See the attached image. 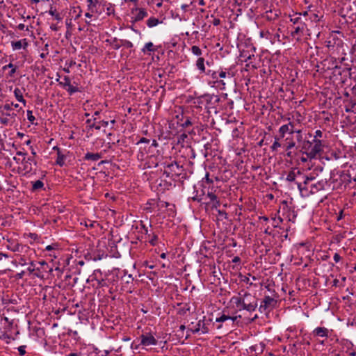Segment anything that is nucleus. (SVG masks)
Wrapping results in <instances>:
<instances>
[{
  "label": "nucleus",
  "instance_id": "nucleus-1",
  "mask_svg": "<svg viewBox=\"0 0 356 356\" xmlns=\"http://www.w3.org/2000/svg\"><path fill=\"white\" fill-rule=\"evenodd\" d=\"M315 180L316 175L314 172H311L303 175L302 182H296V184L302 195H309V194L317 193L325 188L326 181L321 180L315 182Z\"/></svg>",
  "mask_w": 356,
  "mask_h": 356
},
{
  "label": "nucleus",
  "instance_id": "nucleus-2",
  "mask_svg": "<svg viewBox=\"0 0 356 356\" xmlns=\"http://www.w3.org/2000/svg\"><path fill=\"white\" fill-rule=\"evenodd\" d=\"M13 103L7 100L0 106V124L3 126L12 125L15 122L17 113L13 108Z\"/></svg>",
  "mask_w": 356,
  "mask_h": 356
},
{
  "label": "nucleus",
  "instance_id": "nucleus-3",
  "mask_svg": "<svg viewBox=\"0 0 356 356\" xmlns=\"http://www.w3.org/2000/svg\"><path fill=\"white\" fill-rule=\"evenodd\" d=\"M289 17L290 21L293 24V31L291 32V36L296 38V40H299L303 35L306 29L305 22L302 20L301 13H295Z\"/></svg>",
  "mask_w": 356,
  "mask_h": 356
},
{
  "label": "nucleus",
  "instance_id": "nucleus-4",
  "mask_svg": "<svg viewBox=\"0 0 356 356\" xmlns=\"http://www.w3.org/2000/svg\"><path fill=\"white\" fill-rule=\"evenodd\" d=\"M243 298L244 302H243V309H245L248 312H254L257 307V301L254 296L250 293L242 291Z\"/></svg>",
  "mask_w": 356,
  "mask_h": 356
},
{
  "label": "nucleus",
  "instance_id": "nucleus-5",
  "mask_svg": "<svg viewBox=\"0 0 356 356\" xmlns=\"http://www.w3.org/2000/svg\"><path fill=\"white\" fill-rule=\"evenodd\" d=\"M323 151V144L322 140L319 139H314L311 147V150L307 152V158L309 159H316L318 154Z\"/></svg>",
  "mask_w": 356,
  "mask_h": 356
},
{
  "label": "nucleus",
  "instance_id": "nucleus-6",
  "mask_svg": "<svg viewBox=\"0 0 356 356\" xmlns=\"http://www.w3.org/2000/svg\"><path fill=\"white\" fill-rule=\"evenodd\" d=\"M289 122L286 124L282 125L279 129V134L281 138H283L286 133L289 134H294V131L296 129L297 124L299 123V120L298 122L291 121L289 118H287Z\"/></svg>",
  "mask_w": 356,
  "mask_h": 356
},
{
  "label": "nucleus",
  "instance_id": "nucleus-7",
  "mask_svg": "<svg viewBox=\"0 0 356 356\" xmlns=\"http://www.w3.org/2000/svg\"><path fill=\"white\" fill-rule=\"evenodd\" d=\"M7 243H8L6 245L7 248L15 252V254L18 252L29 253V252H30V248L29 246L15 243L11 239H7Z\"/></svg>",
  "mask_w": 356,
  "mask_h": 356
},
{
  "label": "nucleus",
  "instance_id": "nucleus-8",
  "mask_svg": "<svg viewBox=\"0 0 356 356\" xmlns=\"http://www.w3.org/2000/svg\"><path fill=\"white\" fill-rule=\"evenodd\" d=\"M22 164L25 173H30L35 170L37 162L33 156H24L22 161Z\"/></svg>",
  "mask_w": 356,
  "mask_h": 356
},
{
  "label": "nucleus",
  "instance_id": "nucleus-9",
  "mask_svg": "<svg viewBox=\"0 0 356 356\" xmlns=\"http://www.w3.org/2000/svg\"><path fill=\"white\" fill-rule=\"evenodd\" d=\"M276 304L277 300L275 298L269 296H265L264 300L261 301L260 304L259 311L262 312L266 310L272 309L275 307Z\"/></svg>",
  "mask_w": 356,
  "mask_h": 356
},
{
  "label": "nucleus",
  "instance_id": "nucleus-10",
  "mask_svg": "<svg viewBox=\"0 0 356 356\" xmlns=\"http://www.w3.org/2000/svg\"><path fill=\"white\" fill-rule=\"evenodd\" d=\"M330 333V330L325 327H317L311 333V335L318 340L320 338L326 339Z\"/></svg>",
  "mask_w": 356,
  "mask_h": 356
},
{
  "label": "nucleus",
  "instance_id": "nucleus-11",
  "mask_svg": "<svg viewBox=\"0 0 356 356\" xmlns=\"http://www.w3.org/2000/svg\"><path fill=\"white\" fill-rule=\"evenodd\" d=\"M140 345L143 346H155L157 344V340L152 333L147 332L140 336Z\"/></svg>",
  "mask_w": 356,
  "mask_h": 356
},
{
  "label": "nucleus",
  "instance_id": "nucleus-12",
  "mask_svg": "<svg viewBox=\"0 0 356 356\" xmlns=\"http://www.w3.org/2000/svg\"><path fill=\"white\" fill-rule=\"evenodd\" d=\"M33 250L30 248V252L29 253H21L18 252L15 254L16 259L19 264L22 266H24L28 264L29 262L31 261V256L33 254Z\"/></svg>",
  "mask_w": 356,
  "mask_h": 356
},
{
  "label": "nucleus",
  "instance_id": "nucleus-13",
  "mask_svg": "<svg viewBox=\"0 0 356 356\" xmlns=\"http://www.w3.org/2000/svg\"><path fill=\"white\" fill-rule=\"evenodd\" d=\"M28 264H29V266L28 267L27 270L30 274H33L34 276L39 278L44 277V271H46V269H43V270H42L40 268L36 267L35 263L32 260Z\"/></svg>",
  "mask_w": 356,
  "mask_h": 356
},
{
  "label": "nucleus",
  "instance_id": "nucleus-14",
  "mask_svg": "<svg viewBox=\"0 0 356 356\" xmlns=\"http://www.w3.org/2000/svg\"><path fill=\"white\" fill-rule=\"evenodd\" d=\"M327 44L326 46L330 49V48H334L335 47H341L343 44L342 40L337 38V36L335 34L331 35L328 40L326 42Z\"/></svg>",
  "mask_w": 356,
  "mask_h": 356
},
{
  "label": "nucleus",
  "instance_id": "nucleus-15",
  "mask_svg": "<svg viewBox=\"0 0 356 356\" xmlns=\"http://www.w3.org/2000/svg\"><path fill=\"white\" fill-rule=\"evenodd\" d=\"M132 13L134 14L133 17L134 22H138L143 19L147 16V13L144 8H136L132 10Z\"/></svg>",
  "mask_w": 356,
  "mask_h": 356
},
{
  "label": "nucleus",
  "instance_id": "nucleus-16",
  "mask_svg": "<svg viewBox=\"0 0 356 356\" xmlns=\"http://www.w3.org/2000/svg\"><path fill=\"white\" fill-rule=\"evenodd\" d=\"M303 174L300 170L298 168H292L287 174L286 177V180L289 182H293L296 181V179L298 176H302L303 179Z\"/></svg>",
  "mask_w": 356,
  "mask_h": 356
},
{
  "label": "nucleus",
  "instance_id": "nucleus-17",
  "mask_svg": "<svg viewBox=\"0 0 356 356\" xmlns=\"http://www.w3.org/2000/svg\"><path fill=\"white\" fill-rule=\"evenodd\" d=\"M11 46L14 50L20 49L22 47L26 49L28 46V42L26 39H23L15 42H12Z\"/></svg>",
  "mask_w": 356,
  "mask_h": 356
},
{
  "label": "nucleus",
  "instance_id": "nucleus-18",
  "mask_svg": "<svg viewBox=\"0 0 356 356\" xmlns=\"http://www.w3.org/2000/svg\"><path fill=\"white\" fill-rule=\"evenodd\" d=\"M301 152L307 156V152L311 150L312 142L309 140H302L301 143Z\"/></svg>",
  "mask_w": 356,
  "mask_h": 356
},
{
  "label": "nucleus",
  "instance_id": "nucleus-19",
  "mask_svg": "<svg viewBox=\"0 0 356 356\" xmlns=\"http://www.w3.org/2000/svg\"><path fill=\"white\" fill-rule=\"evenodd\" d=\"M231 301L233 302L236 305V307L240 305L243 307V302H244V298H243L242 291L238 293V296L232 297ZM241 309H243V307L240 308V310Z\"/></svg>",
  "mask_w": 356,
  "mask_h": 356
},
{
  "label": "nucleus",
  "instance_id": "nucleus-20",
  "mask_svg": "<svg viewBox=\"0 0 356 356\" xmlns=\"http://www.w3.org/2000/svg\"><path fill=\"white\" fill-rule=\"evenodd\" d=\"M54 149H57V159H56V164H58L60 166H63L65 163V156L63 155L61 152L60 151L59 148L57 147H54Z\"/></svg>",
  "mask_w": 356,
  "mask_h": 356
},
{
  "label": "nucleus",
  "instance_id": "nucleus-21",
  "mask_svg": "<svg viewBox=\"0 0 356 356\" xmlns=\"http://www.w3.org/2000/svg\"><path fill=\"white\" fill-rule=\"evenodd\" d=\"M14 95L18 102H22L24 104V106L26 105V102L24 99L22 92L21 91V90L19 88H16L14 90Z\"/></svg>",
  "mask_w": 356,
  "mask_h": 356
},
{
  "label": "nucleus",
  "instance_id": "nucleus-22",
  "mask_svg": "<svg viewBox=\"0 0 356 356\" xmlns=\"http://www.w3.org/2000/svg\"><path fill=\"white\" fill-rule=\"evenodd\" d=\"M296 142L291 137H287L285 139V149L291 150L296 147Z\"/></svg>",
  "mask_w": 356,
  "mask_h": 356
},
{
  "label": "nucleus",
  "instance_id": "nucleus-23",
  "mask_svg": "<svg viewBox=\"0 0 356 356\" xmlns=\"http://www.w3.org/2000/svg\"><path fill=\"white\" fill-rule=\"evenodd\" d=\"M197 68L200 70L201 73H205V65H204V58L200 57L196 61L195 64Z\"/></svg>",
  "mask_w": 356,
  "mask_h": 356
},
{
  "label": "nucleus",
  "instance_id": "nucleus-24",
  "mask_svg": "<svg viewBox=\"0 0 356 356\" xmlns=\"http://www.w3.org/2000/svg\"><path fill=\"white\" fill-rule=\"evenodd\" d=\"M101 154L99 153H90L88 152L86 154L84 159L85 160L97 161L101 158Z\"/></svg>",
  "mask_w": 356,
  "mask_h": 356
},
{
  "label": "nucleus",
  "instance_id": "nucleus-25",
  "mask_svg": "<svg viewBox=\"0 0 356 356\" xmlns=\"http://www.w3.org/2000/svg\"><path fill=\"white\" fill-rule=\"evenodd\" d=\"M88 3V9L91 13H93L96 8L97 5L99 3V0H86Z\"/></svg>",
  "mask_w": 356,
  "mask_h": 356
},
{
  "label": "nucleus",
  "instance_id": "nucleus-26",
  "mask_svg": "<svg viewBox=\"0 0 356 356\" xmlns=\"http://www.w3.org/2000/svg\"><path fill=\"white\" fill-rule=\"evenodd\" d=\"M8 67H9V69H10V70L8 73V77H10V78L15 77L17 67L15 65L13 64L12 63H10L9 64H8Z\"/></svg>",
  "mask_w": 356,
  "mask_h": 356
},
{
  "label": "nucleus",
  "instance_id": "nucleus-27",
  "mask_svg": "<svg viewBox=\"0 0 356 356\" xmlns=\"http://www.w3.org/2000/svg\"><path fill=\"white\" fill-rule=\"evenodd\" d=\"M161 22L159 19L155 17H150L147 21V25L148 27L152 28L158 25Z\"/></svg>",
  "mask_w": 356,
  "mask_h": 356
},
{
  "label": "nucleus",
  "instance_id": "nucleus-28",
  "mask_svg": "<svg viewBox=\"0 0 356 356\" xmlns=\"http://www.w3.org/2000/svg\"><path fill=\"white\" fill-rule=\"evenodd\" d=\"M207 196L210 199L211 201L215 202L213 206L216 208L220 206V202L219 201L217 200V197L214 193H213L212 192H208Z\"/></svg>",
  "mask_w": 356,
  "mask_h": 356
},
{
  "label": "nucleus",
  "instance_id": "nucleus-29",
  "mask_svg": "<svg viewBox=\"0 0 356 356\" xmlns=\"http://www.w3.org/2000/svg\"><path fill=\"white\" fill-rule=\"evenodd\" d=\"M142 51L145 54L147 51H155L156 49L154 48L153 43L152 42H149L145 44Z\"/></svg>",
  "mask_w": 356,
  "mask_h": 356
},
{
  "label": "nucleus",
  "instance_id": "nucleus-30",
  "mask_svg": "<svg viewBox=\"0 0 356 356\" xmlns=\"http://www.w3.org/2000/svg\"><path fill=\"white\" fill-rule=\"evenodd\" d=\"M49 14L54 17V18L58 21H61L63 19L60 15L57 12L56 9L53 8L52 7H51L49 10Z\"/></svg>",
  "mask_w": 356,
  "mask_h": 356
},
{
  "label": "nucleus",
  "instance_id": "nucleus-31",
  "mask_svg": "<svg viewBox=\"0 0 356 356\" xmlns=\"http://www.w3.org/2000/svg\"><path fill=\"white\" fill-rule=\"evenodd\" d=\"M282 145L280 143V138L275 137V141L273 145L270 146V149L273 152H276L277 149L281 147Z\"/></svg>",
  "mask_w": 356,
  "mask_h": 356
},
{
  "label": "nucleus",
  "instance_id": "nucleus-32",
  "mask_svg": "<svg viewBox=\"0 0 356 356\" xmlns=\"http://www.w3.org/2000/svg\"><path fill=\"white\" fill-rule=\"evenodd\" d=\"M229 319L234 321L236 319V316L232 317L228 315L222 314L220 317L217 318L216 321V322H224V321H225L227 320H229Z\"/></svg>",
  "mask_w": 356,
  "mask_h": 356
},
{
  "label": "nucleus",
  "instance_id": "nucleus-33",
  "mask_svg": "<svg viewBox=\"0 0 356 356\" xmlns=\"http://www.w3.org/2000/svg\"><path fill=\"white\" fill-rule=\"evenodd\" d=\"M59 84L66 89L71 84L70 79L68 76H65L63 78V81L59 82Z\"/></svg>",
  "mask_w": 356,
  "mask_h": 356
},
{
  "label": "nucleus",
  "instance_id": "nucleus-34",
  "mask_svg": "<svg viewBox=\"0 0 356 356\" xmlns=\"http://www.w3.org/2000/svg\"><path fill=\"white\" fill-rule=\"evenodd\" d=\"M302 130L300 128H296V130L294 131V134H296V137L297 142L299 143H300L302 141Z\"/></svg>",
  "mask_w": 356,
  "mask_h": 356
},
{
  "label": "nucleus",
  "instance_id": "nucleus-35",
  "mask_svg": "<svg viewBox=\"0 0 356 356\" xmlns=\"http://www.w3.org/2000/svg\"><path fill=\"white\" fill-rule=\"evenodd\" d=\"M44 184L40 180H37L36 181L33 183L32 188L33 191L39 190L42 188H43Z\"/></svg>",
  "mask_w": 356,
  "mask_h": 356
},
{
  "label": "nucleus",
  "instance_id": "nucleus-36",
  "mask_svg": "<svg viewBox=\"0 0 356 356\" xmlns=\"http://www.w3.org/2000/svg\"><path fill=\"white\" fill-rule=\"evenodd\" d=\"M38 264L40 265V266H38V267L40 268L42 270H43V269H46L45 272H47L48 270L49 272L52 271V268H49L48 264L46 261H39Z\"/></svg>",
  "mask_w": 356,
  "mask_h": 356
},
{
  "label": "nucleus",
  "instance_id": "nucleus-37",
  "mask_svg": "<svg viewBox=\"0 0 356 356\" xmlns=\"http://www.w3.org/2000/svg\"><path fill=\"white\" fill-rule=\"evenodd\" d=\"M226 77L232 78L233 74L229 72H227L222 70L220 72H219L218 78H226Z\"/></svg>",
  "mask_w": 356,
  "mask_h": 356
},
{
  "label": "nucleus",
  "instance_id": "nucleus-38",
  "mask_svg": "<svg viewBox=\"0 0 356 356\" xmlns=\"http://www.w3.org/2000/svg\"><path fill=\"white\" fill-rule=\"evenodd\" d=\"M191 51L193 54L196 56H201L202 52L200 48L196 45H193L191 47Z\"/></svg>",
  "mask_w": 356,
  "mask_h": 356
},
{
  "label": "nucleus",
  "instance_id": "nucleus-39",
  "mask_svg": "<svg viewBox=\"0 0 356 356\" xmlns=\"http://www.w3.org/2000/svg\"><path fill=\"white\" fill-rule=\"evenodd\" d=\"M67 91L70 94L72 95L76 92H79V90L76 86H73L72 84H70L67 88Z\"/></svg>",
  "mask_w": 356,
  "mask_h": 356
},
{
  "label": "nucleus",
  "instance_id": "nucleus-40",
  "mask_svg": "<svg viewBox=\"0 0 356 356\" xmlns=\"http://www.w3.org/2000/svg\"><path fill=\"white\" fill-rule=\"evenodd\" d=\"M202 185L205 186V184H210L213 183V180L209 178V174L207 172L205 175V177L202 179Z\"/></svg>",
  "mask_w": 356,
  "mask_h": 356
},
{
  "label": "nucleus",
  "instance_id": "nucleus-41",
  "mask_svg": "<svg viewBox=\"0 0 356 356\" xmlns=\"http://www.w3.org/2000/svg\"><path fill=\"white\" fill-rule=\"evenodd\" d=\"M278 15L279 14L277 12L274 13V16H273V12L271 10L266 12V17L270 20L275 19Z\"/></svg>",
  "mask_w": 356,
  "mask_h": 356
},
{
  "label": "nucleus",
  "instance_id": "nucleus-42",
  "mask_svg": "<svg viewBox=\"0 0 356 356\" xmlns=\"http://www.w3.org/2000/svg\"><path fill=\"white\" fill-rule=\"evenodd\" d=\"M149 236H151L149 241V243L153 246L156 245V242L158 239L157 235L153 233L152 235L149 234Z\"/></svg>",
  "mask_w": 356,
  "mask_h": 356
},
{
  "label": "nucleus",
  "instance_id": "nucleus-43",
  "mask_svg": "<svg viewBox=\"0 0 356 356\" xmlns=\"http://www.w3.org/2000/svg\"><path fill=\"white\" fill-rule=\"evenodd\" d=\"M27 119H28V120H29L30 122H31L32 124H33L34 120H35V117L33 115L32 111H30V110H28V111H27Z\"/></svg>",
  "mask_w": 356,
  "mask_h": 356
},
{
  "label": "nucleus",
  "instance_id": "nucleus-44",
  "mask_svg": "<svg viewBox=\"0 0 356 356\" xmlns=\"http://www.w3.org/2000/svg\"><path fill=\"white\" fill-rule=\"evenodd\" d=\"M122 45L125 47L126 48H131L133 47V44L129 40H121Z\"/></svg>",
  "mask_w": 356,
  "mask_h": 356
},
{
  "label": "nucleus",
  "instance_id": "nucleus-45",
  "mask_svg": "<svg viewBox=\"0 0 356 356\" xmlns=\"http://www.w3.org/2000/svg\"><path fill=\"white\" fill-rule=\"evenodd\" d=\"M167 168L170 169L172 171H175V169H179V165L175 162L167 166Z\"/></svg>",
  "mask_w": 356,
  "mask_h": 356
},
{
  "label": "nucleus",
  "instance_id": "nucleus-46",
  "mask_svg": "<svg viewBox=\"0 0 356 356\" xmlns=\"http://www.w3.org/2000/svg\"><path fill=\"white\" fill-rule=\"evenodd\" d=\"M112 46H113V48L114 49H118L120 48V47H122V42H120V43H118V41H117V39L115 38L112 44Z\"/></svg>",
  "mask_w": 356,
  "mask_h": 356
},
{
  "label": "nucleus",
  "instance_id": "nucleus-47",
  "mask_svg": "<svg viewBox=\"0 0 356 356\" xmlns=\"http://www.w3.org/2000/svg\"><path fill=\"white\" fill-rule=\"evenodd\" d=\"M273 220L275 222L273 225L274 227H277L279 226V223H281L283 221L281 217H279L277 219H276V218H273Z\"/></svg>",
  "mask_w": 356,
  "mask_h": 356
},
{
  "label": "nucleus",
  "instance_id": "nucleus-48",
  "mask_svg": "<svg viewBox=\"0 0 356 356\" xmlns=\"http://www.w3.org/2000/svg\"><path fill=\"white\" fill-rule=\"evenodd\" d=\"M192 124V122L191 120L188 118L184 123L181 124L182 127H187L188 126H191Z\"/></svg>",
  "mask_w": 356,
  "mask_h": 356
},
{
  "label": "nucleus",
  "instance_id": "nucleus-49",
  "mask_svg": "<svg viewBox=\"0 0 356 356\" xmlns=\"http://www.w3.org/2000/svg\"><path fill=\"white\" fill-rule=\"evenodd\" d=\"M26 346H21L18 348V351L20 355H24L26 353Z\"/></svg>",
  "mask_w": 356,
  "mask_h": 356
},
{
  "label": "nucleus",
  "instance_id": "nucleus-50",
  "mask_svg": "<svg viewBox=\"0 0 356 356\" xmlns=\"http://www.w3.org/2000/svg\"><path fill=\"white\" fill-rule=\"evenodd\" d=\"M323 132L321 130H316L315 131L314 139H317L318 138H322Z\"/></svg>",
  "mask_w": 356,
  "mask_h": 356
},
{
  "label": "nucleus",
  "instance_id": "nucleus-51",
  "mask_svg": "<svg viewBox=\"0 0 356 356\" xmlns=\"http://www.w3.org/2000/svg\"><path fill=\"white\" fill-rule=\"evenodd\" d=\"M149 143V140L146 138H141L139 141L137 143V144H139V143Z\"/></svg>",
  "mask_w": 356,
  "mask_h": 356
},
{
  "label": "nucleus",
  "instance_id": "nucleus-52",
  "mask_svg": "<svg viewBox=\"0 0 356 356\" xmlns=\"http://www.w3.org/2000/svg\"><path fill=\"white\" fill-rule=\"evenodd\" d=\"M341 257L338 253H335L334 255V260L335 262H339L341 260Z\"/></svg>",
  "mask_w": 356,
  "mask_h": 356
},
{
  "label": "nucleus",
  "instance_id": "nucleus-53",
  "mask_svg": "<svg viewBox=\"0 0 356 356\" xmlns=\"http://www.w3.org/2000/svg\"><path fill=\"white\" fill-rule=\"evenodd\" d=\"M212 23L214 26H218L220 24V20L218 18H214Z\"/></svg>",
  "mask_w": 356,
  "mask_h": 356
},
{
  "label": "nucleus",
  "instance_id": "nucleus-54",
  "mask_svg": "<svg viewBox=\"0 0 356 356\" xmlns=\"http://www.w3.org/2000/svg\"><path fill=\"white\" fill-rule=\"evenodd\" d=\"M99 123L101 124L102 127H106L108 125V121L102 120V121H100Z\"/></svg>",
  "mask_w": 356,
  "mask_h": 356
},
{
  "label": "nucleus",
  "instance_id": "nucleus-55",
  "mask_svg": "<svg viewBox=\"0 0 356 356\" xmlns=\"http://www.w3.org/2000/svg\"><path fill=\"white\" fill-rule=\"evenodd\" d=\"M197 327H196L194 330H193V332L194 333L195 332H198L201 329H200V326H201V322L199 321L197 325Z\"/></svg>",
  "mask_w": 356,
  "mask_h": 356
},
{
  "label": "nucleus",
  "instance_id": "nucleus-56",
  "mask_svg": "<svg viewBox=\"0 0 356 356\" xmlns=\"http://www.w3.org/2000/svg\"><path fill=\"white\" fill-rule=\"evenodd\" d=\"M211 77L213 79H218V74L216 72H213L211 74Z\"/></svg>",
  "mask_w": 356,
  "mask_h": 356
},
{
  "label": "nucleus",
  "instance_id": "nucleus-57",
  "mask_svg": "<svg viewBox=\"0 0 356 356\" xmlns=\"http://www.w3.org/2000/svg\"><path fill=\"white\" fill-rule=\"evenodd\" d=\"M286 156L289 158H292L293 157V154H292V152H291V150H286Z\"/></svg>",
  "mask_w": 356,
  "mask_h": 356
},
{
  "label": "nucleus",
  "instance_id": "nucleus-58",
  "mask_svg": "<svg viewBox=\"0 0 356 356\" xmlns=\"http://www.w3.org/2000/svg\"><path fill=\"white\" fill-rule=\"evenodd\" d=\"M101 124H99V125H95V123L90 124V127H95V129L97 130H99L101 129Z\"/></svg>",
  "mask_w": 356,
  "mask_h": 356
},
{
  "label": "nucleus",
  "instance_id": "nucleus-59",
  "mask_svg": "<svg viewBox=\"0 0 356 356\" xmlns=\"http://www.w3.org/2000/svg\"><path fill=\"white\" fill-rule=\"evenodd\" d=\"M50 28H51V30H53L54 31H58V26H56V24H51Z\"/></svg>",
  "mask_w": 356,
  "mask_h": 356
},
{
  "label": "nucleus",
  "instance_id": "nucleus-60",
  "mask_svg": "<svg viewBox=\"0 0 356 356\" xmlns=\"http://www.w3.org/2000/svg\"><path fill=\"white\" fill-rule=\"evenodd\" d=\"M24 28H25V25H24V24H18V26H17V29H18L19 30H24Z\"/></svg>",
  "mask_w": 356,
  "mask_h": 356
},
{
  "label": "nucleus",
  "instance_id": "nucleus-61",
  "mask_svg": "<svg viewBox=\"0 0 356 356\" xmlns=\"http://www.w3.org/2000/svg\"><path fill=\"white\" fill-rule=\"evenodd\" d=\"M17 155L22 156L24 158V156H26V153L22 152H17Z\"/></svg>",
  "mask_w": 356,
  "mask_h": 356
},
{
  "label": "nucleus",
  "instance_id": "nucleus-62",
  "mask_svg": "<svg viewBox=\"0 0 356 356\" xmlns=\"http://www.w3.org/2000/svg\"><path fill=\"white\" fill-rule=\"evenodd\" d=\"M181 9L184 10V11H186L188 7V4H183L181 5Z\"/></svg>",
  "mask_w": 356,
  "mask_h": 356
},
{
  "label": "nucleus",
  "instance_id": "nucleus-63",
  "mask_svg": "<svg viewBox=\"0 0 356 356\" xmlns=\"http://www.w3.org/2000/svg\"><path fill=\"white\" fill-rule=\"evenodd\" d=\"M238 261H240V258L238 257H235L232 259V262H234V263H237Z\"/></svg>",
  "mask_w": 356,
  "mask_h": 356
},
{
  "label": "nucleus",
  "instance_id": "nucleus-64",
  "mask_svg": "<svg viewBox=\"0 0 356 356\" xmlns=\"http://www.w3.org/2000/svg\"><path fill=\"white\" fill-rule=\"evenodd\" d=\"M202 333H207V332H208L207 327H204V325H202Z\"/></svg>",
  "mask_w": 356,
  "mask_h": 356
}]
</instances>
